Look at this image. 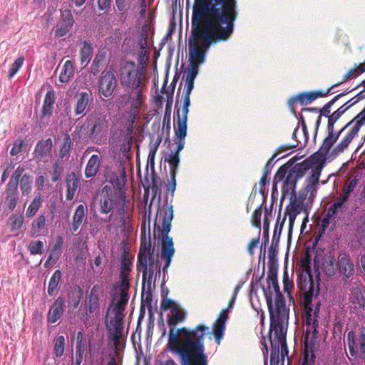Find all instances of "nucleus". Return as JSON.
Segmentation results:
<instances>
[{"label":"nucleus","mask_w":365,"mask_h":365,"mask_svg":"<svg viewBox=\"0 0 365 365\" xmlns=\"http://www.w3.org/2000/svg\"><path fill=\"white\" fill-rule=\"evenodd\" d=\"M46 226V217L44 215H39L32 222L31 229V236L35 237L40 235L43 229Z\"/></svg>","instance_id":"obj_50"},{"label":"nucleus","mask_w":365,"mask_h":365,"mask_svg":"<svg viewBox=\"0 0 365 365\" xmlns=\"http://www.w3.org/2000/svg\"><path fill=\"white\" fill-rule=\"evenodd\" d=\"M24 61V58L23 56H20L15 60V61L11 64L9 71L8 78H11L21 68Z\"/></svg>","instance_id":"obj_63"},{"label":"nucleus","mask_w":365,"mask_h":365,"mask_svg":"<svg viewBox=\"0 0 365 365\" xmlns=\"http://www.w3.org/2000/svg\"><path fill=\"white\" fill-rule=\"evenodd\" d=\"M61 21L56 24L54 30V36L57 38L63 37L71 29L75 22L70 9L61 11Z\"/></svg>","instance_id":"obj_22"},{"label":"nucleus","mask_w":365,"mask_h":365,"mask_svg":"<svg viewBox=\"0 0 365 365\" xmlns=\"http://www.w3.org/2000/svg\"><path fill=\"white\" fill-rule=\"evenodd\" d=\"M216 322L214 327V335L216 342L219 344L225 332L226 321H216Z\"/></svg>","instance_id":"obj_60"},{"label":"nucleus","mask_w":365,"mask_h":365,"mask_svg":"<svg viewBox=\"0 0 365 365\" xmlns=\"http://www.w3.org/2000/svg\"><path fill=\"white\" fill-rule=\"evenodd\" d=\"M65 307V299L62 296H59L53 302L48 311V317L51 319H60L62 317Z\"/></svg>","instance_id":"obj_36"},{"label":"nucleus","mask_w":365,"mask_h":365,"mask_svg":"<svg viewBox=\"0 0 365 365\" xmlns=\"http://www.w3.org/2000/svg\"><path fill=\"white\" fill-rule=\"evenodd\" d=\"M358 184L359 180L356 177L349 178L343 185L342 194L340 195L338 198H339L341 202H344V203L346 202L351 195H354V191L356 190Z\"/></svg>","instance_id":"obj_32"},{"label":"nucleus","mask_w":365,"mask_h":365,"mask_svg":"<svg viewBox=\"0 0 365 365\" xmlns=\"http://www.w3.org/2000/svg\"><path fill=\"white\" fill-rule=\"evenodd\" d=\"M337 266L340 273L346 279L351 278L354 274V265L349 255L339 257Z\"/></svg>","instance_id":"obj_31"},{"label":"nucleus","mask_w":365,"mask_h":365,"mask_svg":"<svg viewBox=\"0 0 365 365\" xmlns=\"http://www.w3.org/2000/svg\"><path fill=\"white\" fill-rule=\"evenodd\" d=\"M308 168V165L305 163H297L290 169L289 172L294 174V175L299 180L304 175Z\"/></svg>","instance_id":"obj_62"},{"label":"nucleus","mask_w":365,"mask_h":365,"mask_svg":"<svg viewBox=\"0 0 365 365\" xmlns=\"http://www.w3.org/2000/svg\"><path fill=\"white\" fill-rule=\"evenodd\" d=\"M165 161L169 163L170 173L173 177L177 175V170L180 163L179 155L177 153H171L168 158H165Z\"/></svg>","instance_id":"obj_58"},{"label":"nucleus","mask_w":365,"mask_h":365,"mask_svg":"<svg viewBox=\"0 0 365 365\" xmlns=\"http://www.w3.org/2000/svg\"><path fill=\"white\" fill-rule=\"evenodd\" d=\"M87 350V341L83 332L79 331L77 334V346L75 365H80L83 359V356Z\"/></svg>","instance_id":"obj_38"},{"label":"nucleus","mask_w":365,"mask_h":365,"mask_svg":"<svg viewBox=\"0 0 365 365\" xmlns=\"http://www.w3.org/2000/svg\"><path fill=\"white\" fill-rule=\"evenodd\" d=\"M190 105H186V103L182 102V115L180 114L179 110L177 111L178 122L177 125L175 127L176 138L185 139L187 135V120Z\"/></svg>","instance_id":"obj_27"},{"label":"nucleus","mask_w":365,"mask_h":365,"mask_svg":"<svg viewBox=\"0 0 365 365\" xmlns=\"http://www.w3.org/2000/svg\"><path fill=\"white\" fill-rule=\"evenodd\" d=\"M303 325H306L307 329L302 365H314L316 358L314 354L316 339L319 335L317 329L319 322H306V324L303 323Z\"/></svg>","instance_id":"obj_9"},{"label":"nucleus","mask_w":365,"mask_h":365,"mask_svg":"<svg viewBox=\"0 0 365 365\" xmlns=\"http://www.w3.org/2000/svg\"><path fill=\"white\" fill-rule=\"evenodd\" d=\"M129 295H119L115 293L112 302L108 307L105 319H123Z\"/></svg>","instance_id":"obj_14"},{"label":"nucleus","mask_w":365,"mask_h":365,"mask_svg":"<svg viewBox=\"0 0 365 365\" xmlns=\"http://www.w3.org/2000/svg\"><path fill=\"white\" fill-rule=\"evenodd\" d=\"M33 187V178L29 174H24L20 180V189L23 195H28Z\"/></svg>","instance_id":"obj_53"},{"label":"nucleus","mask_w":365,"mask_h":365,"mask_svg":"<svg viewBox=\"0 0 365 365\" xmlns=\"http://www.w3.org/2000/svg\"><path fill=\"white\" fill-rule=\"evenodd\" d=\"M101 165V158L96 154H93L89 158L85 170L84 174L86 178L95 177L99 171Z\"/></svg>","instance_id":"obj_35"},{"label":"nucleus","mask_w":365,"mask_h":365,"mask_svg":"<svg viewBox=\"0 0 365 365\" xmlns=\"http://www.w3.org/2000/svg\"><path fill=\"white\" fill-rule=\"evenodd\" d=\"M105 128L106 122L103 118L96 115H90L83 125L76 127L74 133L81 138L83 130H86V138L93 143H97L101 140L106 131Z\"/></svg>","instance_id":"obj_8"},{"label":"nucleus","mask_w":365,"mask_h":365,"mask_svg":"<svg viewBox=\"0 0 365 365\" xmlns=\"http://www.w3.org/2000/svg\"><path fill=\"white\" fill-rule=\"evenodd\" d=\"M354 125L349 130L347 133L341 139V140L334 148V155H339L348 148L349 144L358 134L362 125H365V121L362 118H357V115L354 118Z\"/></svg>","instance_id":"obj_17"},{"label":"nucleus","mask_w":365,"mask_h":365,"mask_svg":"<svg viewBox=\"0 0 365 365\" xmlns=\"http://www.w3.org/2000/svg\"><path fill=\"white\" fill-rule=\"evenodd\" d=\"M154 248L152 249L151 240L149 237L148 240H146L145 236L143 237V234L141 235V245L140 251L138 255V260H140L145 257V259L150 258L154 256Z\"/></svg>","instance_id":"obj_41"},{"label":"nucleus","mask_w":365,"mask_h":365,"mask_svg":"<svg viewBox=\"0 0 365 365\" xmlns=\"http://www.w3.org/2000/svg\"><path fill=\"white\" fill-rule=\"evenodd\" d=\"M268 272L267 279H277L278 264L274 250H269Z\"/></svg>","instance_id":"obj_45"},{"label":"nucleus","mask_w":365,"mask_h":365,"mask_svg":"<svg viewBox=\"0 0 365 365\" xmlns=\"http://www.w3.org/2000/svg\"><path fill=\"white\" fill-rule=\"evenodd\" d=\"M137 269L139 272H142V289L144 291L147 287V289L151 288V284L153 277L156 278L157 275H160V267L159 265L158 260H155L154 256H151L150 258L141 259L138 260Z\"/></svg>","instance_id":"obj_13"},{"label":"nucleus","mask_w":365,"mask_h":365,"mask_svg":"<svg viewBox=\"0 0 365 365\" xmlns=\"http://www.w3.org/2000/svg\"><path fill=\"white\" fill-rule=\"evenodd\" d=\"M130 272L121 271L120 272V281L115 285V293L119 295H128V290L130 288L129 283Z\"/></svg>","instance_id":"obj_39"},{"label":"nucleus","mask_w":365,"mask_h":365,"mask_svg":"<svg viewBox=\"0 0 365 365\" xmlns=\"http://www.w3.org/2000/svg\"><path fill=\"white\" fill-rule=\"evenodd\" d=\"M134 93H129L122 96V103L126 105L128 103L131 102L130 112L133 115V118H135L139 112V110L143 103V90L142 88L135 89Z\"/></svg>","instance_id":"obj_28"},{"label":"nucleus","mask_w":365,"mask_h":365,"mask_svg":"<svg viewBox=\"0 0 365 365\" xmlns=\"http://www.w3.org/2000/svg\"><path fill=\"white\" fill-rule=\"evenodd\" d=\"M120 83L123 86L132 89L142 88L143 68L133 61H126L120 68Z\"/></svg>","instance_id":"obj_10"},{"label":"nucleus","mask_w":365,"mask_h":365,"mask_svg":"<svg viewBox=\"0 0 365 365\" xmlns=\"http://www.w3.org/2000/svg\"><path fill=\"white\" fill-rule=\"evenodd\" d=\"M267 287H265L262 286L263 292L267 301V307L269 312V319H273L274 313H273V304H272V297L274 292H275L276 295L279 293H282L279 290V287L278 284L277 279H267Z\"/></svg>","instance_id":"obj_25"},{"label":"nucleus","mask_w":365,"mask_h":365,"mask_svg":"<svg viewBox=\"0 0 365 365\" xmlns=\"http://www.w3.org/2000/svg\"><path fill=\"white\" fill-rule=\"evenodd\" d=\"M86 216V207L83 205H79L75 210L73 216V222L71 225V230L73 232L77 231L79 227L81 225L83 219Z\"/></svg>","instance_id":"obj_43"},{"label":"nucleus","mask_w":365,"mask_h":365,"mask_svg":"<svg viewBox=\"0 0 365 365\" xmlns=\"http://www.w3.org/2000/svg\"><path fill=\"white\" fill-rule=\"evenodd\" d=\"M110 338L118 349L127 336L128 329H125V321H106Z\"/></svg>","instance_id":"obj_16"},{"label":"nucleus","mask_w":365,"mask_h":365,"mask_svg":"<svg viewBox=\"0 0 365 365\" xmlns=\"http://www.w3.org/2000/svg\"><path fill=\"white\" fill-rule=\"evenodd\" d=\"M75 99L74 112L76 115L83 114L87 107L91 106L93 101V94L91 91L77 92L75 95Z\"/></svg>","instance_id":"obj_26"},{"label":"nucleus","mask_w":365,"mask_h":365,"mask_svg":"<svg viewBox=\"0 0 365 365\" xmlns=\"http://www.w3.org/2000/svg\"><path fill=\"white\" fill-rule=\"evenodd\" d=\"M55 96L53 91H48L45 96L41 118H50L53 114Z\"/></svg>","instance_id":"obj_37"},{"label":"nucleus","mask_w":365,"mask_h":365,"mask_svg":"<svg viewBox=\"0 0 365 365\" xmlns=\"http://www.w3.org/2000/svg\"><path fill=\"white\" fill-rule=\"evenodd\" d=\"M104 175L106 181L110 182L115 190L121 191L125 186L127 176L125 169L121 165L117 170L108 169Z\"/></svg>","instance_id":"obj_20"},{"label":"nucleus","mask_w":365,"mask_h":365,"mask_svg":"<svg viewBox=\"0 0 365 365\" xmlns=\"http://www.w3.org/2000/svg\"><path fill=\"white\" fill-rule=\"evenodd\" d=\"M314 100L312 92H303L296 96H293L289 101V106H293L296 103L301 105H307L312 103Z\"/></svg>","instance_id":"obj_46"},{"label":"nucleus","mask_w":365,"mask_h":365,"mask_svg":"<svg viewBox=\"0 0 365 365\" xmlns=\"http://www.w3.org/2000/svg\"><path fill=\"white\" fill-rule=\"evenodd\" d=\"M289 311L283 294H277L275 297L274 307L273 306V319H288Z\"/></svg>","instance_id":"obj_30"},{"label":"nucleus","mask_w":365,"mask_h":365,"mask_svg":"<svg viewBox=\"0 0 365 365\" xmlns=\"http://www.w3.org/2000/svg\"><path fill=\"white\" fill-rule=\"evenodd\" d=\"M297 181L298 179L294 175V174L289 171L284 182L283 190L287 192H294Z\"/></svg>","instance_id":"obj_57"},{"label":"nucleus","mask_w":365,"mask_h":365,"mask_svg":"<svg viewBox=\"0 0 365 365\" xmlns=\"http://www.w3.org/2000/svg\"><path fill=\"white\" fill-rule=\"evenodd\" d=\"M81 44L82 45L80 51L81 63L86 66L91 59L93 48L92 44L86 41H82Z\"/></svg>","instance_id":"obj_44"},{"label":"nucleus","mask_w":365,"mask_h":365,"mask_svg":"<svg viewBox=\"0 0 365 365\" xmlns=\"http://www.w3.org/2000/svg\"><path fill=\"white\" fill-rule=\"evenodd\" d=\"M117 86V80L110 70L103 71L99 81V93L106 98L110 97Z\"/></svg>","instance_id":"obj_19"},{"label":"nucleus","mask_w":365,"mask_h":365,"mask_svg":"<svg viewBox=\"0 0 365 365\" xmlns=\"http://www.w3.org/2000/svg\"><path fill=\"white\" fill-rule=\"evenodd\" d=\"M73 74V63L71 61H66L61 69L59 80L61 83H67Z\"/></svg>","instance_id":"obj_47"},{"label":"nucleus","mask_w":365,"mask_h":365,"mask_svg":"<svg viewBox=\"0 0 365 365\" xmlns=\"http://www.w3.org/2000/svg\"><path fill=\"white\" fill-rule=\"evenodd\" d=\"M345 210L344 202L337 197L336 201L329 208L327 214L331 217H335L338 214L344 213Z\"/></svg>","instance_id":"obj_56"},{"label":"nucleus","mask_w":365,"mask_h":365,"mask_svg":"<svg viewBox=\"0 0 365 365\" xmlns=\"http://www.w3.org/2000/svg\"><path fill=\"white\" fill-rule=\"evenodd\" d=\"M351 91H345L342 93H340L339 94L334 96L331 101L327 102L320 110H319V114L321 116L324 115L328 118V115L330 114V108L334 104V103L338 101L341 97L346 96L349 93H350Z\"/></svg>","instance_id":"obj_55"},{"label":"nucleus","mask_w":365,"mask_h":365,"mask_svg":"<svg viewBox=\"0 0 365 365\" xmlns=\"http://www.w3.org/2000/svg\"><path fill=\"white\" fill-rule=\"evenodd\" d=\"M72 145L71 137L68 134H66L61 144L60 145L59 154L60 158L63 159L69 156L70 150Z\"/></svg>","instance_id":"obj_54"},{"label":"nucleus","mask_w":365,"mask_h":365,"mask_svg":"<svg viewBox=\"0 0 365 365\" xmlns=\"http://www.w3.org/2000/svg\"><path fill=\"white\" fill-rule=\"evenodd\" d=\"M120 206V200L117 193L113 190L112 187L106 185L104 186L100 193L98 200V210L101 214L108 215L110 213V216L106 219H102L103 221L109 222L113 215V211Z\"/></svg>","instance_id":"obj_11"},{"label":"nucleus","mask_w":365,"mask_h":365,"mask_svg":"<svg viewBox=\"0 0 365 365\" xmlns=\"http://www.w3.org/2000/svg\"><path fill=\"white\" fill-rule=\"evenodd\" d=\"M66 199L67 200H73L77 189L79 187V180L74 173L68 175L66 179Z\"/></svg>","instance_id":"obj_40"},{"label":"nucleus","mask_w":365,"mask_h":365,"mask_svg":"<svg viewBox=\"0 0 365 365\" xmlns=\"http://www.w3.org/2000/svg\"><path fill=\"white\" fill-rule=\"evenodd\" d=\"M52 147L53 142L51 138L38 141L34 149L35 158L41 160L51 153Z\"/></svg>","instance_id":"obj_33"},{"label":"nucleus","mask_w":365,"mask_h":365,"mask_svg":"<svg viewBox=\"0 0 365 365\" xmlns=\"http://www.w3.org/2000/svg\"><path fill=\"white\" fill-rule=\"evenodd\" d=\"M347 339L350 354L356 356L359 353L360 358L365 360V334L361 333L358 338L354 339V334L350 331L348 333Z\"/></svg>","instance_id":"obj_23"},{"label":"nucleus","mask_w":365,"mask_h":365,"mask_svg":"<svg viewBox=\"0 0 365 365\" xmlns=\"http://www.w3.org/2000/svg\"><path fill=\"white\" fill-rule=\"evenodd\" d=\"M103 289L101 284H96L91 288V292L85 300V310L87 317L96 316L100 310V296L103 294Z\"/></svg>","instance_id":"obj_15"},{"label":"nucleus","mask_w":365,"mask_h":365,"mask_svg":"<svg viewBox=\"0 0 365 365\" xmlns=\"http://www.w3.org/2000/svg\"><path fill=\"white\" fill-rule=\"evenodd\" d=\"M61 277L62 274L61 270L57 269L50 278L48 287V294L50 296H53L56 294Z\"/></svg>","instance_id":"obj_49"},{"label":"nucleus","mask_w":365,"mask_h":365,"mask_svg":"<svg viewBox=\"0 0 365 365\" xmlns=\"http://www.w3.org/2000/svg\"><path fill=\"white\" fill-rule=\"evenodd\" d=\"M345 112V108L339 107L336 110L328 115V123L327 126V135L323 140L322 143L319 148V153L316 155L317 157L319 156L321 161H323L326 155L330 152V150H332L334 148V145L338 140L340 135L346 129H350L354 125L353 118L346 125L342 126L339 130L335 129V125Z\"/></svg>","instance_id":"obj_6"},{"label":"nucleus","mask_w":365,"mask_h":365,"mask_svg":"<svg viewBox=\"0 0 365 365\" xmlns=\"http://www.w3.org/2000/svg\"><path fill=\"white\" fill-rule=\"evenodd\" d=\"M362 284H356L355 287L351 288L350 300L354 306V308L364 309L365 298L362 293Z\"/></svg>","instance_id":"obj_34"},{"label":"nucleus","mask_w":365,"mask_h":365,"mask_svg":"<svg viewBox=\"0 0 365 365\" xmlns=\"http://www.w3.org/2000/svg\"><path fill=\"white\" fill-rule=\"evenodd\" d=\"M317 185L307 182L303 190L299 192L298 198H294L290 204L287 206L285 215L289 217V234L292 232L295 219L299 213L302 212L303 207L312 204L317 194Z\"/></svg>","instance_id":"obj_7"},{"label":"nucleus","mask_w":365,"mask_h":365,"mask_svg":"<svg viewBox=\"0 0 365 365\" xmlns=\"http://www.w3.org/2000/svg\"><path fill=\"white\" fill-rule=\"evenodd\" d=\"M106 58V52L105 51H99L95 56L92 64L91 66V72L94 76L98 75L102 66V63L103 62Z\"/></svg>","instance_id":"obj_52"},{"label":"nucleus","mask_w":365,"mask_h":365,"mask_svg":"<svg viewBox=\"0 0 365 365\" xmlns=\"http://www.w3.org/2000/svg\"><path fill=\"white\" fill-rule=\"evenodd\" d=\"M237 0H194L192 11H237Z\"/></svg>","instance_id":"obj_12"},{"label":"nucleus","mask_w":365,"mask_h":365,"mask_svg":"<svg viewBox=\"0 0 365 365\" xmlns=\"http://www.w3.org/2000/svg\"><path fill=\"white\" fill-rule=\"evenodd\" d=\"M320 259V269L326 274L327 277L334 276L337 270V263L334 256L331 253L325 254L321 257Z\"/></svg>","instance_id":"obj_29"},{"label":"nucleus","mask_w":365,"mask_h":365,"mask_svg":"<svg viewBox=\"0 0 365 365\" xmlns=\"http://www.w3.org/2000/svg\"><path fill=\"white\" fill-rule=\"evenodd\" d=\"M151 179L152 183L150 188L152 192L154 193V195L155 196L158 193H160L161 192L162 181L155 172L154 169H153L151 173Z\"/></svg>","instance_id":"obj_59"},{"label":"nucleus","mask_w":365,"mask_h":365,"mask_svg":"<svg viewBox=\"0 0 365 365\" xmlns=\"http://www.w3.org/2000/svg\"><path fill=\"white\" fill-rule=\"evenodd\" d=\"M198 66L197 65H190L185 80L184 92L182 96V101L187 104H190V96L194 88V81L198 73Z\"/></svg>","instance_id":"obj_24"},{"label":"nucleus","mask_w":365,"mask_h":365,"mask_svg":"<svg viewBox=\"0 0 365 365\" xmlns=\"http://www.w3.org/2000/svg\"><path fill=\"white\" fill-rule=\"evenodd\" d=\"M41 205L42 199L41 193H38V195L34 197L32 202L27 208L26 212V217L29 218L34 217L37 213Z\"/></svg>","instance_id":"obj_51"},{"label":"nucleus","mask_w":365,"mask_h":365,"mask_svg":"<svg viewBox=\"0 0 365 365\" xmlns=\"http://www.w3.org/2000/svg\"><path fill=\"white\" fill-rule=\"evenodd\" d=\"M65 338L63 336H58L55 340L54 351L57 357L63 355L64 351Z\"/></svg>","instance_id":"obj_64"},{"label":"nucleus","mask_w":365,"mask_h":365,"mask_svg":"<svg viewBox=\"0 0 365 365\" xmlns=\"http://www.w3.org/2000/svg\"><path fill=\"white\" fill-rule=\"evenodd\" d=\"M289 321H270L269 341L271 344L270 365H284L288 356L286 336Z\"/></svg>","instance_id":"obj_5"},{"label":"nucleus","mask_w":365,"mask_h":365,"mask_svg":"<svg viewBox=\"0 0 365 365\" xmlns=\"http://www.w3.org/2000/svg\"><path fill=\"white\" fill-rule=\"evenodd\" d=\"M237 16L238 11H192L188 38L190 65L198 66L212 45L230 38Z\"/></svg>","instance_id":"obj_1"},{"label":"nucleus","mask_w":365,"mask_h":365,"mask_svg":"<svg viewBox=\"0 0 365 365\" xmlns=\"http://www.w3.org/2000/svg\"><path fill=\"white\" fill-rule=\"evenodd\" d=\"M173 218V210L172 205H165L159 208L155 221V230L160 232L159 237L162 240V247L160 257L165 261V265L163 268V275L168 272L172 258L175 253L174 244L173 238L168 236L171 228V222Z\"/></svg>","instance_id":"obj_4"},{"label":"nucleus","mask_w":365,"mask_h":365,"mask_svg":"<svg viewBox=\"0 0 365 365\" xmlns=\"http://www.w3.org/2000/svg\"><path fill=\"white\" fill-rule=\"evenodd\" d=\"M31 255H41L43 252V242L41 240L32 241L28 246Z\"/></svg>","instance_id":"obj_61"},{"label":"nucleus","mask_w":365,"mask_h":365,"mask_svg":"<svg viewBox=\"0 0 365 365\" xmlns=\"http://www.w3.org/2000/svg\"><path fill=\"white\" fill-rule=\"evenodd\" d=\"M163 300L160 304V318L163 319V313L167 312V319H185L186 312L175 301L164 297L162 294Z\"/></svg>","instance_id":"obj_18"},{"label":"nucleus","mask_w":365,"mask_h":365,"mask_svg":"<svg viewBox=\"0 0 365 365\" xmlns=\"http://www.w3.org/2000/svg\"><path fill=\"white\" fill-rule=\"evenodd\" d=\"M334 148L330 150V152L326 155L324 160L321 161V158L317 157L316 155L319 153V150L314 153L309 158V160L312 165H316L314 168L312 170V174L307 180V182L309 183H312V185H319V177L321 175L322 168L326 162V160L329 158H336L337 155H334L333 154Z\"/></svg>","instance_id":"obj_21"},{"label":"nucleus","mask_w":365,"mask_h":365,"mask_svg":"<svg viewBox=\"0 0 365 365\" xmlns=\"http://www.w3.org/2000/svg\"><path fill=\"white\" fill-rule=\"evenodd\" d=\"M312 255L307 249L302 255L299 265L301 273L298 275L297 286L302 292L301 306L302 308V319H317L321 303L317 297L319 294L320 279V259L318 255L314 259V272L315 279L313 278L311 269Z\"/></svg>","instance_id":"obj_3"},{"label":"nucleus","mask_w":365,"mask_h":365,"mask_svg":"<svg viewBox=\"0 0 365 365\" xmlns=\"http://www.w3.org/2000/svg\"><path fill=\"white\" fill-rule=\"evenodd\" d=\"M365 72V66L362 63H359L358 66L356 64L354 65V68H351L346 74L342 77L341 81L339 82L341 83L344 82H347L348 81L357 77L361 73Z\"/></svg>","instance_id":"obj_48"},{"label":"nucleus","mask_w":365,"mask_h":365,"mask_svg":"<svg viewBox=\"0 0 365 365\" xmlns=\"http://www.w3.org/2000/svg\"><path fill=\"white\" fill-rule=\"evenodd\" d=\"M83 294V292L79 286L70 290L68 293V307L70 309L77 308L81 302Z\"/></svg>","instance_id":"obj_42"},{"label":"nucleus","mask_w":365,"mask_h":365,"mask_svg":"<svg viewBox=\"0 0 365 365\" xmlns=\"http://www.w3.org/2000/svg\"><path fill=\"white\" fill-rule=\"evenodd\" d=\"M178 322L167 321L170 326L168 349L179 356L180 365H207L203 340L208 327L200 325L191 331L181 328L175 332Z\"/></svg>","instance_id":"obj_2"}]
</instances>
